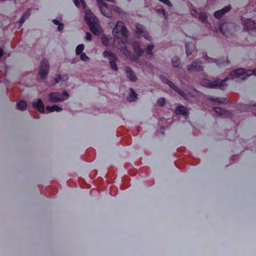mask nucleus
Segmentation results:
<instances>
[{"label": "nucleus", "instance_id": "obj_15", "mask_svg": "<svg viewBox=\"0 0 256 256\" xmlns=\"http://www.w3.org/2000/svg\"><path fill=\"white\" fill-rule=\"evenodd\" d=\"M32 106L34 108H36L40 112H44V104L40 99H39L38 102H34Z\"/></svg>", "mask_w": 256, "mask_h": 256}, {"label": "nucleus", "instance_id": "obj_11", "mask_svg": "<svg viewBox=\"0 0 256 256\" xmlns=\"http://www.w3.org/2000/svg\"><path fill=\"white\" fill-rule=\"evenodd\" d=\"M100 8L104 16L106 17L110 16L111 12L106 4L102 3L101 5H100Z\"/></svg>", "mask_w": 256, "mask_h": 256}, {"label": "nucleus", "instance_id": "obj_3", "mask_svg": "<svg viewBox=\"0 0 256 256\" xmlns=\"http://www.w3.org/2000/svg\"><path fill=\"white\" fill-rule=\"evenodd\" d=\"M234 78H240L242 80L245 79L248 76L252 74L251 70H248L246 72L242 68H239L234 70L231 74Z\"/></svg>", "mask_w": 256, "mask_h": 256}, {"label": "nucleus", "instance_id": "obj_45", "mask_svg": "<svg viewBox=\"0 0 256 256\" xmlns=\"http://www.w3.org/2000/svg\"><path fill=\"white\" fill-rule=\"evenodd\" d=\"M218 100H219V98H216V99L214 100H216V102H220L218 101Z\"/></svg>", "mask_w": 256, "mask_h": 256}, {"label": "nucleus", "instance_id": "obj_6", "mask_svg": "<svg viewBox=\"0 0 256 256\" xmlns=\"http://www.w3.org/2000/svg\"><path fill=\"white\" fill-rule=\"evenodd\" d=\"M136 33L138 37L142 36V34H144V36L146 39L148 40H150V36L145 32L144 28L141 24H137L136 26Z\"/></svg>", "mask_w": 256, "mask_h": 256}, {"label": "nucleus", "instance_id": "obj_9", "mask_svg": "<svg viewBox=\"0 0 256 256\" xmlns=\"http://www.w3.org/2000/svg\"><path fill=\"white\" fill-rule=\"evenodd\" d=\"M203 69V66L196 62H193L192 64H190L188 66V70L189 72L202 71Z\"/></svg>", "mask_w": 256, "mask_h": 256}, {"label": "nucleus", "instance_id": "obj_26", "mask_svg": "<svg viewBox=\"0 0 256 256\" xmlns=\"http://www.w3.org/2000/svg\"><path fill=\"white\" fill-rule=\"evenodd\" d=\"M214 110L218 116H222L225 113V112L220 108H215Z\"/></svg>", "mask_w": 256, "mask_h": 256}, {"label": "nucleus", "instance_id": "obj_29", "mask_svg": "<svg viewBox=\"0 0 256 256\" xmlns=\"http://www.w3.org/2000/svg\"><path fill=\"white\" fill-rule=\"evenodd\" d=\"M206 59L208 62H214L216 63L217 65H220V63L219 62L216 60H214L207 56L206 58Z\"/></svg>", "mask_w": 256, "mask_h": 256}, {"label": "nucleus", "instance_id": "obj_1", "mask_svg": "<svg viewBox=\"0 0 256 256\" xmlns=\"http://www.w3.org/2000/svg\"><path fill=\"white\" fill-rule=\"evenodd\" d=\"M112 34L118 38L126 37L128 30L122 22H118L112 30Z\"/></svg>", "mask_w": 256, "mask_h": 256}, {"label": "nucleus", "instance_id": "obj_24", "mask_svg": "<svg viewBox=\"0 0 256 256\" xmlns=\"http://www.w3.org/2000/svg\"><path fill=\"white\" fill-rule=\"evenodd\" d=\"M134 52H136V54H137V56H141V54H142V50L138 44H134Z\"/></svg>", "mask_w": 256, "mask_h": 256}, {"label": "nucleus", "instance_id": "obj_5", "mask_svg": "<svg viewBox=\"0 0 256 256\" xmlns=\"http://www.w3.org/2000/svg\"><path fill=\"white\" fill-rule=\"evenodd\" d=\"M49 98L50 101L53 102H62L66 99L62 97V94L57 92H53L50 94Z\"/></svg>", "mask_w": 256, "mask_h": 256}, {"label": "nucleus", "instance_id": "obj_37", "mask_svg": "<svg viewBox=\"0 0 256 256\" xmlns=\"http://www.w3.org/2000/svg\"><path fill=\"white\" fill-rule=\"evenodd\" d=\"M64 29V24L62 23H60L58 25V30L59 31L62 30Z\"/></svg>", "mask_w": 256, "mask_h": 256}, {"label": "nucleus", "instance_id": "obj_34", "mask_svg": "<svg viewBox=\"0 0 256 256\" xmlns=\"http://www.w3.org/2000/svg\"><path fill=\"white\" fill-rule=\"evenodd\" d=\"M80 59L83 61H86L88 59V57L85 53H82L80 55Z\"/></svg>", "mask_w": 256, "mask_h": 256}, {"label": "nucleus", "instance_id": "obj_19", "mask_svg": "<svg viewBox=\"0 0 256 256\" xmlns=\"http://www.w3.org/2000/svg\"><path fill=\"white\" fill-rule=\"evenodd\" d=\"M46 110L48 111L49 112H61L62 110V108L56 105H54L52 106H46Z\"/></svg>", "mask_w": 256, "mask_h": 256}, {"label": "nucleus", "instance_id": "obj_36", "mask_svg": "<svg viewBox=\"0 0 256 256\" xmlns=\"http://www.w3.org/2000/svg\"><path fill=\"white\" fill-rule=\"evenodd\" d=\"M62 80V76L61 75H58L56 77L55 80L56 83H58V82H60Z\"/></svg>", "mask_w": 256, "mask_h": 256}, {"label": "nucleus", "instance_id": "obj_41", "mask_svg": "<svg viewBox=\"0 0 256 256\" xmlns=\"http://www.w3.org/2000/svg\"><path fill=\"white\" fill-rule=\"evenodd\" d=\"M53 22L56 25H58L60 22H59L58 20L54 19L52 20Z\"/></svg>", "mask_w": 256, "mask_h": 256}, {"label": "nucleus", "instance_id": "obj_27", "mask_svg": "<svg viewBox=\"0 0 256 256\" xmlns=\"http://www.w3.org/2000/svg\"><path fill=\"white\" fill-rule=\"evenodd\" d=\"M30 15V12H27L25 14H24L22 18L20 20V22L21 23H22L24 20L27 18L28 16Z\"/></svg>", "mask_w": 256, "mask_h": 256}, {"label": "nucleus", "instance_id": "obj_38", "mask_svg": "<svg viewBox=\"0 0 256 256\" xmlns=\"http://www.w3.org/2000/svg\"><path fill=\"white\" fill-rule=\"evenodd\" d=\"M113 9L114 10H115L116 12H120L121 10H120V8H119L118 6H113Z\"/></svg>", "mask_w": 256, "mask_h": 256}, {"label": "nucleus", "instance_id": "obj_25", "mask_svg": "<svg viewBox=\"0 0 256 256\" xmlns=\"http://www.w3.org/2000/svg\"><path fill=\"white\" fill-rule=\"evenodd\" d=\"M84 49V44H79L76 48V54H80L82 53V52L83 51Z\"/></svg>", "mask_w": 256, "mask_h": 256}, {"label": "nucleus", "instance_id": "obj_23", "mask_svg": "<svg viewBox=\"0 0 256 256\" xmlns=\"http://www.w3.org/2000/svg\"><path fill=\"white\" fill-rule=\"evenodd\" d=\"M26 103L25 101L21 100L16 104L17 108L20 110H24L26 108Z\"/></svg>", "mask_w": 256, "mask_h": 256}, {"label": "nucleus", "instance_id": "obj_16", "mask_svg": "<svg viewBox=\"0 0 256 256\" xmlns=\"http://www.w3.org/2000/svg\"><path fill=\"white\" fill-rule=\"evenodd\" d=\"M192 14L195 17H196L197 16H198V18L202 22H205L207 20V16L204 13H201L198 14L195 10H192Z\"/></svg>", "mask_w": 256, "mask_h": 256}, {"label": "nucleus", "instance_id": "obj_17", "mask_svg": "<svg viewBox=\"0 0 256 256\" xmlns=\"http://www.w3.org/2000/svg\"><path fill=\"white\" fill-rule=\"evenodd\" d=\"M126 70V76L132 82H135L137 80V78L130 68H127Z\"/></svg>", "mask_w": 256, "mask_h": 256}, {"label": "nucleus", "instance_id": "obj_43", "mask_svg": "<svg viewBox=\"0 0 256 256\" xmlns=\"http://www.w3.org/2000/svg\"><path fill=\"white\" fill-rule=\"evenodd\" d=\"M251 72L252 73V74H254V75H256V69L254 70L253 71L251 70Z\"/></svg>", "mask_w": 256, "mask_h": 256}, {"label": "nucleus", "instance_id": "obj_8", "mask_svg": "<svg viewBox=\"0 0 256 256\" xmlns=\"http://www.w3.org/2000/svg\"><path fill=\"white\" fill-rule=\"evenodd\" d=\"M88 25L92 32L96 35H99L100 34L102 30L99 26L98 20L94 24H88Z\"/></svg>", "mask_w": 256, "mask_h": 256}, {"label": "nucleus", "instance_id": "obj_13", "mask_svg": "<svg viewBox=\"0 0 256 256\" xmlns=\"http://www.w3.org/2000/svg\"><path fill=\"white\" fill-rule=\"evenodd\" d=\"M166 84L170 86V88L174 89L176 92L178 94H180L182 97L185 96V94L182 90H180L174 84H173L169 80L164 78L163 80Z\"/></svg>", "mask_w": 256, "mask_h": 256}, {"label": "nucleus", "instance_id": "obj_12", "mask_svg": "<svg viewBox=\"0 0 256 256\" xmlns=\"http://www.w3.org/2000/svg\"><path fill=\"white\" fill-rule=\"evenodd\" d=\"M230 10V6H226L224 7L223 9L216 11L214 14V16L216 18H221L225 13L228 12Z\"/></svg>", "mask_w": 256, "mask_h": 256}, {"label": "nucleus", "instance_id": "obj_28", "mask_svg": "<svg viewBox=\"0 0 256 256\" xmlns=\"http://www.w3.org/2000/svg\"><path fill=\"white\" fill-rule=\"evenodd\" d=\"M154 48V45H152V44L149 45L146 48V54H150V55L152 54V50Z\"/></svg>", "mask_w": 256, "mask_h": 256}, {"label": "nucleus", "instance_id": "obj_10", "mask_svg": "<svg viewBox=\"0 0 256 256\" xmlns=\"http://www.w3.org/2000/svg\"><path fill=\"white\" fill-rule=\"evenodd\" d=\"M244 24L247 30H252L256 28L254 22L250 19H247L244 22Z\"/></svg>", "mask_w": 256, "mask_h": 256}, {"label": "nucleus", "instance_id": "obj_14", "mask_svg": "<svg viewBox=\"0 0 256 256\" xmlns=\"http://www.w3.org/2000/svg\"><path fill=\"white\" fill-rule=\"evenodd\" d=\"M223 82H224L219 80L214 82H210L209 80L204 81L206 84H207L210 88L221 86H222Z\"/></svg>", "mask_w": 256, "mask_h": 256}, {"label": "nucleus", "instance_id": "obj_20", "mask_svg": "<svg viewBox=\"0 0 256 256\" xmlns=\"http://www.w3.org/2000/svg\"><path fill=\"white\" fill-rule=\"evenodd\" d=\"M130 94L128 98V100L130 102L135 101L138 98L137 94L132 88H130Z\"/></svg>", "mask_w": 256, "mask_h": 256}, {"label": "nucleus", "instance_id": "obj_33", "mask_svg": "<svg viewBox=\"0 0 256 256\" xmlns=\"http://www.w3.org/2000/svg\"><path fill=\"white\" fill-rule=\"evenodd\" d=\"M102 42L105 46H106L108 44V39L106 36H103L102 38Z\"/></svg>", "mask_w": 256, "mask_h": 256}, {"label": "nucleus", "instance_id": "obj_42", "mask_svg": "<svg viewBox=\"0 0 256 256\" xmlns=\"http://www.w3.org/2000/svg\"><path fill=\"white\" fill-rule=\"evenodd\" d=\"M62 94L66 96V98L69 96V94L66 91H64Z\"/></svg>", "mask_w": 256, "mask_h": 256}, {"label": "nucleus", "instance_id": "obj_35", "mask_svg": "<svg viewBox=\"0 0 256 256\" xmlns=\"http://www.w3.org/2000/svg\"><path fill=\"white\" fill-rule=\"evenodd\" d=\"M85 38L88 41H90L92 40L91 34L90 32H86Z\"/></svg>", "mask_w": 256, "mask_h": 256}, {"label": "nucleus", "instance_id": "obj_46", "mask_svg": "<svg viewBox=\"0 0 256 256\" xmlns=\"http://www.w3.org/2000/svg\"><path fill=\"white\" fill-rule=\"evenodd\" d=\"M64 78H65V80H67L68 78L67 76H64Z\"/></svg>", "mask_w": 256, "mask_h": 256}, {"label": "nucleus", "instance_id": "obj_47", "mask_svg": "<svg viewBox=\"0 0 256 256\" xmlns=\"http://www.w3.org/2000/svg\"><path fill=\"white\" fill-rule=\"evenodd\" d=\"M160 2H163L164 0H158Z\"/></svg>", "mask_w": 256, "mask_h": 256}, {"label": "nucleus", "instance_id": "obj_7", "mask_svg": "<svg viewBox=\"0 0 256 256\" xmlns=\"http://www.w3.org/2000/svg\"><path fill=\"white\" fill-rule=\"evenodd\" d=\"M86 20L88 24H94L96 22L98 21L96 16L92 13L90 10H86Z\"/></svg>", "mask_w": 256, "mask_h": 256}, {"label": "nucleus", "instance_id": "obj_18", "mask_svg": "<svg viewBox=\"0 0 256 256\" xmlns=\"http://www.w3.org/2000/svg\"><path fill=\"white\" fill-rule=\"evenodd\" d=\"M176 114H182L187 116L188 114V110L187 108L184 106H178L176 110Z\"/></svg>", "mask_w": 256, "mask_h": 256}, {"label": "nucleus", "instance_id": "obj_21", "mask_svg": "<svg viewBox=\"0 0 256 256\" xmlns=\"http://www.w3.org/2000/svg\"><path fill=\"white\" fill-rule=\"evenodd\" d=\"M118 48L122 51L123 53L126 57H130V52L126 48L124 44L122 42V46H118Z\"/></svg>", "mask_w": 256, "mask_h": 256}, {"label": "nucleus", "instance_id": "obj_32", "mask_svg": "<svg viewBox=\"0 0 256 256\" xmlns=\"http://www.w3.org/2000/svg\"><path fill=\"white\" fill-rule=\"evenodd\" d=\"M172 63L174 67H177L179 65L180 62L178 58H176L172 60Z\"/></svg>", "mask_w": 256, "mask_h": 256}, {"label": "nucleus", "instance_id": "obj_22", "mask_svg": "<svg viewBox=\"0 0 256 256\" xmlns=\"http://www.w3.org/2000/svg\"><path fill=\"white\" fill-rule=\"evenodd\" d=\"M74 4L77 7L85 8L86 4L84 0H74Z\"/></svg>", "mask_w": 256, "mask_h": 256}, {"label": "nucleus", "instance_id": "obj_2", "mask_svg": "<svg viewBox=\"0 0 256 256\" xmlns=\"http://www.w3.org/2000/svg\"><path fill=\"white\" fill-rule=\"evenodd\" d=\"M103 55L104 57L106 58L109 60L111 68L116 71L118 70V66L116 63V62L117 60L116 56L112 52L107 50L104 52Z\"/></svg>", "mask_w": 256, "mask_h": 256}, {"label": "nucleus", "instance_id": "obj_39", "mask_svg": "<svg viewBox=\"0 0 256 256\" xmlns=\"http://www.w3.org/2000/svg\"><path fill=\"white\" fill-rule=\"evenodd\" d=\"M162 3L166 4L167 6H172V4L168 0H164Z\"/></svg>", "mask_w": 256, "mask_h": 256}, {"label": "nucleus", "instance_id": "obj_31", "mask_svg": "<svg viewBox=\"0 0 256 256\" xmlns=\"http://www.w3.org/2000/svg\"><path fill=\"white\" fill-rule=\"evenodd\" d=\"M158 103L159 106H163L166 103L165 99L162 98H159L158 100Z\"/></svg>", "mask_w": 256, "mask_h": 256}, {"label": "nucleus", "instance_id": "obj_30", "mask_svg": "<svg viewBox=\"0 0 256 256\" xmlns=\"http://www.w3.org/2000/svg\"><path fill=\"white\" fill-rule=\"evenodd\" d=\"M227 28H228V26L226 24H223L220 26V30L224 34H226V32L224 30L227 29Z\"/></svg>", "mask_w": 256, "mask_h": 256}, {"label": "nucleus", "instance_id": "obj_40", "mask_svg": "<svg viewBox=\"0 0 256 256\" xmlns=\"http://www.w3.org/2000/svg\"><path fill=\"white\" fill-rule=\"evenodd\" d=\"M186 52L187 54L188 55L190 54L192 52V50H189L188 45H186Z\"/></svg>", "mask_w": 256, "mask_h": 256}, {"label": "nucleus", "instance_id": "obj_4", "mask_svg": "<svg viewBox=\"0 0 256 256\" xmlns=\"http://www.w3.org/2000/svg\"><path fill=\"white\" fill-rule=\"evenodd\" d=\"M48 70L49 64L48 61L45 59L42 60L40 62L39 70L40 76L42 78H45L48 74Z\"/></svg>", "mask_w": 256, "mask_h": 256}, {"label": "nucleus", "instance_id": "obj_44", "mask_svg": "<svg viewBox=\"0 0 256 256\" xmlns=\"http://www.w3.org/2000/svg\"><path fill=\"white\" fill-rule=\"evenodd\" d=\"M3 54V50L0 48V57Z\"/></svg>", "mask_w": 256, "mask_h": 256}]
</instances>
